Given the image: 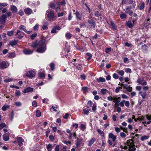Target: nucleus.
Masks as SVG:
<instances>
[{
	"instance_id": "nucleus-39",
	"label": "nucleus",
	"mask_w": 151,
	"mask_h": 151,
	"mask_svg": "<svg viewBox=\"0 0 151 151\" xmlns=\"http://www.w3.org/2000/svg\"><path fill=\"white\" fill-rule=\"evenodd\" d=\"M120 17L122 19H125L127 17L126 14L125 13H122L120 14Z\"/></svg>"
},
{
	"instance_id": "nucleus-59",
	"label": "nucleus",
	"mask_w": 151,
	"mask_h": 151,
	"mask_svg": "<svg viewBox=\"0 0 151 151\" xmlns=\"http://www.w3.org/2000/svg\"><path fill=\"white\" fill-rule=\"evenodd\" d=\"M66 37L69 39H70L71 37V35L69 33H67L65 35Z\"/></svg>"
},
{
	"instance_id": "nucleus-36",
	"label": "nucleus",
	"mask_w": 151,
	"mask_h": 151,
	"mask_svg": "<svg viewBox=\"0 0 151 151\" xmlns=\"http://www.w3.org/2000/svg\"><path fill=\"white\" fill-rule=\"evenodd\" d=\"M36 116L37 117H39L41 116V113L39 110H37L36 113Z\"/></svg>"
},
{
	"instance_id": "nucleus-35",
	"label": "nucleus",
	"mask_w": 151,
	"mask_h": 151,
	"mask_svg": "<svg viewBox=\"0 0 151 151\" xmlns=\"http://www.w3.org/2000/svg\"><path fill=\"white\" fill-rule=\"evenodd\" d=\"M15 56V55L14 53L13 52L9 53L8 57L9 58H14Z\"/></svg>"
},
{
	"instance_id": "nucleus-32",
	"label": "nucleus",
	"mask_w": 151,
	"mask_h": 151,
	"mask_svg": "<svg viewBox=\"0 0 151 151\" xmlns=\"http://www.w3.org/2000/svg\"><path fill=\"white\" fill-rule=\"evenodd\" d=\"M148 49V47L145 45H143L142 47V49L144 51H146Z\"/></svg>"
},
{
	"instance_id": "nucleus-2",
	"label": "nucleus",
	"mask_w": 151,
	"mask_h": 151,
	"mask_svg": "<svg viewBox=\"0 0 151 151\" xmlns=\"http://www.w3.org/2000/svg\"><path fill=\"white\" fill-rule=\"evenodd\" d=\"M135 147L133 140L131 139L127 141L124 146L121 145L120 147L124 149H127L128 148L129 151H135L136 148Z\"/></svg>"
},
{
	"instance_id": "nucleus-42",
	"label": "nucleus",
	"mask_w": 151,
	"mask_h": 151,
	"mask_svg": "<svg viewBox=\"0 0 151 151\" xmlns=\"http://www.w3.org/2000/svg\"><path fill=\"white\" fill-rule=\"evenodd\" d=\"M88 22L91 24V26L95 27V22L93 20H88Z\"/></svg>"
},
{
	"instance_id": "nucleus-16",
	"label": "nucleus",
	"mask_w": 151,
	"mask_h": 151,
	"mask_svg": "<svg viewBox=\"0 0 151 151\" xmlns=\"http://www.w3.org/2000/svg\"><path fill=\"white\" fill-rule=\"evenodd\" d=\"M76 133L75 132H74L73 133H71L70 134L69 138L70 139H72L73 138V139H76Z\"/></svg>"
},
{
	"instance_id": "nucleus-40",
	"label": "nucleus",
	"mask_w": 151,
	"mask_h": 151,
	"mask_svg": "<svg viewBox=\"0 0 151 151\" xmlns=\"http://www.w3.org/2000/svg\"><path fill=\"white\" fill-rule=\"evenodd\" d=\"M92 110L93 111L95 112L96 110V104H94L92 106Z\"/></svg>"
},
{
	"instance_id": "nucleus-43",
	"label": "nucleus",
	"mask_w": 151,
	"mask_h": 151,
	"mask_svg": "<svg viewBox=\"0 0 151 151\" xmlns=\"http://www.w3.org/2000/svg\"><path fill=\"white\" fill-rule=\"evenodd\" d=\"M37 34L36 33L33 34L30 36V38L32 40H34V38L37 36Z\"/></svg>"
},
{
	"instance_id": "nucleus-45",
	"label": "nucleus",
	"mask_w": 151,
	"mask_h": 151,
	"mask_svg": "<svg viewBox=\"0 0 151 151\" xmlns=\"http://www.w3.org/2000/svg\"><path fill=\"white\" fill-rule=\"evenodd\" d=\"M39 28V24H36L33 27V29L35 31H37Z\"/></svg>"
},
{
	"instance_id": "nucleus-63",
	"label": "nucleus",
	"mask_w": 151,
	"mask_h": 151,
	"mask_svg": "<svg viewBox=\"0 0 151 151\" xmlns=\"http://www.w3.org/2000/svg\"><path fill=\"white\" fill-rule=\"evenodd\" d=\"M125 72L127 73H131V70L130 68H127L125 69Z\"/></svg>"
},
{
	"instance_id": "nucleus-13",
	"label": "nucleus",
	"mask_w": 151,
	"mask_h": 151,
	"mask_svg": "<svg viewBox=\"0 0 151 151\" xmlns=\"http://www.w3.org/2000/svg\"><path fill=\"white\" fill-rule=\"evenodd\" d=\"M24 12L25 14L29 15L32 12V10L29 8H27L24 9Z\"/></svg>"
},
{
	"instance_id": "nucleus-29",
	"label": "nucleus",
	"mask_w": 151,
	"mask_h": 151,
	"mask_svg": "<svg viewBox=\"0 0 151 151\" xmlns=\"http://www.w3.org/2000/svg\"><path fill=\"white\" fill-rule=\"evenodd\" d=\"M97 81L98 82H104L105 81V80L104 78L102 77H100L99 78L97 79Z\"/></svg>"
},
{
	"instance_id": "nucleus-41",
	"label": "nucleus",
	"mask_w": 151,
	"mask_h": 151,
	"mask_svg": "<svg viewBox=\"0 0 151 151\" xmlns=\"http://www.w3.org/2000/svg\"><path fill=\"white\" fill-rule=\"evenodd\" d=\"M115 142H113V140L111 141L110 139H108V142L109 143V144L110 145H113V147H114L115 145V144H114V143Z\"/></svg>"
},
{
	"instance_id": "nucleus-24",
	"label": "nucleus",
	"mask_w": 151,
	"mask_h": 151,
	"mask_svg": "<svg viewBox=\"0 0 151 151\" xmlns=\"http://www.w3.org/2000/svg\"><path fill=\"white\" fill-rule=\"evenodd\" d=\"M8 136H6V134H4L3 135V139L5 141H7L9 139V133L7 134Z\"/></svg>"
},
{
	"instance_id": "nucleus-12",
	"label": "nucleus",
	"mask_w": 151,
	"mask_h": 151,
	"mask_svg": "<svg viewBox=\"0 0 151 151\" xmlns=\"http://www.w3.org/2000/svg\"><path fill=\"white\" fill-rule=\"evenodd\" d=\"M20 29L23 30L27 34H30L32 32L31 31H27L24 25H21L20 26Z\"/></svg>"
},
{
	"instance_id": "nucleus-50",
	"label": "nucleus",
	"mask_w": 151,
	"mask_h": 151,
	"mask_svg": "<svg viewBox=\"0 0 151 151\" xmlns=\"http://www.w3.org/2000/svg\"><path fill=\"white\" fill-rule=\"evenodd\" d=\"M139 121H143V122L144 121H146V117H144V116H142V117L140 118H139Z\"/></svg>"
},
{
	"instance_id": "nucleus-30",
	"label": "nucleus",
	"mask_w": 151,
	"mask_h": 151,
	"mask_svg": "<svg viewBox=\"0 0 151 151\" xmlns=\"http://www.w3.org/2000/svg\"><path fill=\"white\" fill-rule=\"evenodd\" d=\"M107 92V90L104 88L102 89L100 91L101 93L103 95L105 94Z\"/></svg>"
},
{
	"instance_id": "nucleus-26",
	"label": "nucleus",
	"mask_w": 151,
	"mask_h": 151,
	"mask_svg": "<svg viewBox=\"0 0 151 151\" xmlns=\"http://www.w3.org/2000/svg\"><path fill=\"white\" fill-rule=\"evenodd\" d=\"M92 104V102L91 101H88L86 106L87 108L88 109L90 108Z\"/></svg>"
},
{
	"instance_id": "nucleus-58",
	"label": "nucleus",
	"mask_w": 151,
	"mask_h": 151,
	"mask_svg": "<svg viewBox=\"0 0 151 151\" xmlns=\"http://www.w3.org/2000/svg\"><path fill=\"white\" fill-rule=\"evenodd\" d=\"M90 110L88 109H83V111L84 113V114H88V113H89Z\"/></svg>"
},
{
	"instance_id": "nucleus-3",
	"label": "nucleus",
	"mask_w": 151,
	"mask_h": 151,
	"mask_svg": "<svg viewBox=\"0 0 151 151\" xmlns=\"http://www.w3.org/2000/svg\"><path fill=\"white\" fill-rule=\"evenodd\" d=\"M46 16L49 21H53L55 17L54 11L50 9L48 10L46 13Z\"/></svg>"
},
{
	"instance_id": "nucleus-56",
	"label": "nucleus",
	"mask_w": 151,
	"mask_h": 151,
	"mask_svg": "<svg viewBox=\"0 0 151 151\" xmlns=\"http://www.w3.org/2000/svg\"><path fill=\"white\" fill-rule=\"evenodd\" d=\"M6 127V124L4 123H2L0 124V129H2L3 127Z\"/></svg>"
},
{
	"instance_id": "nucleus-10",
	"label": "nucleus",
	"mask_w": 151,
	"mask_h": 151,
	"mask_svg": "<svg viewBox=\"0 0 151 151\" xmlns=\"http://www.w3.org/2000/svg\"><path fill=\"white\" fill-rule=\"evenodd\" d=\"M1 67L2 69H4L7 68L9 66L8 63L5 61H3L1 63Z\"/></svg>"
},
{
	"instance_id": "nucleus-37",
	"label": "nucleus",
	"mask_w": 151,
	"mask_h": 151,
	"mask_svg": "<svg viewBox=\"0 0 151 151\" xmlns=\"http://www.w3.org/2000/svg\"><path fill=\"white\" fill-rule=\"evenodd\" d=\"M148 138L149 137L148 136L146 135H144L142 136L141 137L140 139L142 141H144L148 139Z\"/></svg>"
},
{
	"instance_id": "nucleus-15",
	"label": "nucleus",
	"mask_w": 151,
	"mask_h": 151,
	"mask_svg": "<svg viewBox=\"0 0 151 151\" xmlns=\"http://www.w3.org/2000/svg\"><path fill=\"white\" fill-rule=\"evenodd\" d=\"M82 142V139H77L76 143V147L77 148H78L81 147Z\"/></svg>"
},
{
	"instance_id": "nucleus-23",
	"label": "nucleus",
	"mask_w": 151,
	"mask_h": 151,
	"mask_svg": "<svg viewBox=\"0 0 151 151\" xmlns=\"http://www.w3.org/2000/svg\"><path fill=\"white\" fill-rule=\"evenodd\" d=\"M126 25L129 28H132L133 26V24L132 23V22L131 21H128L126 23Z\"/></svg>"
},
{
	"instance_id": "nucleus-5",
	"label": "nucleus",
	"mask_w": 151,
	"mask_h": 151,
	"mask_svg": "<svg viewBox=\"0 0 151 151\" xmlns=\"http://www.w3.org/2000/svg\"><path fill=\"white\" fill-rule=\"evenodd\" d=\"M24 34L20 30H18L17 31L15 36L16 37L19 39H21L23 37Z\"/></svg>"
},
{
	"instance_id": "nucleus-48",
	"label": "nucleus",
	"mask_w": 151,
	"mask_h": 151,
	"mask_svg": "<svg viewBox=\"0 0 151 151\" xmlns=\"http://www.w3.org/2000/svg\"><path fill=\"white\" fill-rule=\"evenodd\" d=\"M27 4L29 6H34L35 5V3H32L30 1H27Z\"/></svg>"
},
{
	"instance_id": "nucleus-28",
	"label": "nucleus",
	"mask_w": 151,
	"mask_h": 151,
	"mask_svg": "<svg viewBox=\"0 0 151 151\" xmlns=\"http://www.w3.org/2000/svg\"><path fill=\"white\" fill-rule=\"evenodd\" d=\"M87 57H88V58H87V60H89L91 58L92 55L90 53H87L86 54V58Z\"/></svg>"
},
{
	"instance_id": "nucleus-4",
	"label": "nucleus",
	"mask_w": 151,
	"mask_h": 151,
	"mask_svg": "<svg viewBox=\"0 0 151 151\" xmlns=\"http://www.w3.org/2000/svg\"><path fill=\"white\" fill-rule=\"evenodd\" d=\"M146 121L142 122V123L145 126H146L147 125H149L151 123V114L149 115H146Z\"/></svg>"
},
{
	"instance_id": "nucleus-61",
	"label": "nucleus",
	"mask_w": 151,
	"mask_h": 151,
	"mask_svg": "<svg viewBox=\"0 0 151 151\" xmlns=\"http://www.w3.org/2000/svg\"><path fill=\"white\" fill-rule=\"evenodd\" d=\"M125 106L127 107H128L130 105V103L129 101H126L125 102V103H124Z\"/></svg>"
},
{
	"instance_id": "nucleus-11",
	"label": "nucleus",
	"mask_w": 151,
	"mask_h": 151,
	"mask_svg": "<svg viewBox=\"0 0 151 151\" xmlns=\"http://www.w3.org/2000/svg\"><path fill=\"white\" fill-rule=\"evenodd\" d=\"M38 76L41 78H44L45 76V71L42 70H40L38 74Z\"/></svg>"
},
{
	"instance_id": "nucleus-17",
	"label": "nucleus",
	"mask_w": 151,
	"mask_h": 151,
	"mask_svg": "<svg viewBox=\"0 0 151 151\" xmlns=\"http://www.w3.org/2000/svg\"><path fill=\"white\" fill-rule=\"evenodd\" d=\"M109 137L111 139L113 142H115L116 138V136L112 133H109Z\"/></svg>"
},
{
	"instance_id": "nucleus-33",
	"label": "nucleus",
	"mask_w": 151,
	"mask_h": 151,
	"mask_svg": "<svg viewBox=\"0 0 151 151\" xmlns=\"http://www.w3.org/2000/svg\"><path fill=\"white\" fill-rule=\"evenodd\" d=\"M14 32L13 30L8 31L7 33V35L9 36H12L14 34Z\"/></svg>"
},
{
	"instance_id": "nucleus-31",
	"label": "nucleus",
	"mask_w": 151,
	"mask_h": 151,
	"mask_svg": "<svg viewBox=\"0 0 151 151\" xmlns=\"http://www.w3.org/2000/svg\"><path fill=\"white\" fill-rule=\"evenodd\" d=\"M144 81V78L143 77L142 78H139L138 80H137V82L139 84H141L142 82L143 81Z\"/></svg>"
},
{
	"instance_id": "nucleus-38",
	"label": "nucleus",
	"mask_w": 151,
	"mask_h": 151,
	"mask_svg": "<svg viewBox=\"0 0 151 151\" xmlns=\"http://www.w3.org/2000/svg\"><path fill=\"white\" fill-rule=\"evenodd\" d=\"M30 46L33 48H35L37 47V44L35 42H33L32 44L30 45Z\"/></svg>"
},
{
	"instance_id": "nucleus-9",
	"label": "nucleus",
	"mask_w": 151,
	"mask_h": 151,
	"mask_svg": "<svg viewBox=\"0 0 151 151\" xmlns=\"http://www.w3.org/2000/svg\"><path fill=\"white\" fill-rule=\"evenodd\" d=\"M6 17L5 14H3L0 17V23L4 24L6 22Z\"/></svg>"
},
{
	"instance_id": "nucleus-19",
	"label": "nucleus",
	"mask_w": 151,
	"mask_h": 151,
	"mask_svg": "<svg viewBox=\"0 0 151 151\" xmlns=\"http://www.w3.org/2000/svg\"><path fill=\"white\" fill-rule=\"evenodd\" d=\"M18 42L17 40H14L11 41L9 42V45H11L13 47L14 46L16 45Z\"/></svg>"
},
{
	"instance_id": "nucleus-46",
	"label": "nucleus",
	"mask_w": 151,
	"mask_h": 151,
	"mask_svg": "<svg viewBox=\"0 0 151 151\" xmlns=\"http://www.w3.org/2000/svg\"><path fill=\"white\" fill-rule=\"evenodd\" d=\"M117 73H118L119 75L122 76L124 75V72L122 70H120L117 72Z\"/></svg>"
},
{
	"instance_id": "nucleus-25",
	"label": "nucleus",
	"mask_w": 151,
	"mask_h": 151,
	"mask_svg": "<svg viewBox=\"0 0 151 151\" xmlns=\"http://www.w3.org/2000/svg\"><path fill=\"white\" fill-rule=\"evenodd\" d=\"M96 141V139L95 138H93L89 141L88 144V146H91Z\"/></svg>"
},
{
	"instance_id": "nucleus-7",
	"label": "nucleus",
	"mask_w": 151,
	"mask_h": 151,
	"mask_svg": "<svg viewBox=\"0 0 151 151\" xmlns=\"http://www.w3.org/2000/svg\"><path fill=\"white\" fill-rule=\"evenodd\" d=\"M36 73L33 71H30L28 72L26 74V76L27 77L32 78L35 75Z\"/></svg>"
},
{
	"instance_id": "nucleus-8",
	"label": "nucleus",
	"mask_w": 151,
	"mask_h": 151,
	"mask_svg": "<svg viewBox=\"0 0 151 151\" xmlns=\"http://www.w3.org/2000/svg\"><path fill=\"white\" fill-rule=\"evenodd\" d=\"M34 50H30L27 49H25L23 50L24 54L26 55H29L32 54Z\"/></svg>"
},
{
	"instance_id": "nucleus-18",
	"label": "nucleus",
	"mask_w": 151,
	"mask_h": 151,
	"mask_svg": "<svg viewBox=\"0 0 151 151\" xmlns=\"http://www.w3.org/2000/svg\"><path fill=\"white\" fill-rule=\"evenodd\" d=\"M74 14L76 15V18L77 19L79 20H81V15L78 12H76Z\"/></svg>"
},
{
	"instance_id": "nucleus-21",
	"label": "nucleus",
	"mask_w": 151,
	"mask_h": 151,
	"mask_svg": "<svg viewBox=\"0 0 151 151\" xmlns=\"http://www.w3.org/2000/svg\"><path fill=\"white\" fill-rule=\"evenodd\" d=\"M33 88H32L28 87L25 89L23 91L24 93H26L30 92H32L33 90Z\"/></svg>"
},
{
	"instance_id": "nucleus-62",
	"label": "nucleus",
	"mask_w": 151,
	"mask_h": 151,
	"mask_svg": "<svg viewBox=\"0 0 151 151\" xmlns=\"http://www.w3.org/2000/svg\"><path fill=\"white\" fill-rule=\"evenodd\" d=\"M50 8L54 9L55 7V4L53 3H51L50 4Z\"/></svg>"
},
{
	"instance_id": "nucleus-27",
	"label": "nucleus",
	"mask_w": 151,
	"mask_h": 151,
	"mask_svg": "<svg viewBox=\"0 0 151 151\" xmlns=\"http://www.w3.org/2000/svg\"><path fill=\"white\" fill-rule=\"evenodd\" d=\"M97 132L101 136L103 137L104 136V132L101 130L100 129H97Z\"/></svg>"
},
{
	"instance_id": "nucleus-47",
	"label": "nucleus",
	"mask_w": 151,
	"mask_h": 151,
	"mask_svg": "<svg viewBox=\"0 0 151 151\" xmlns=\"http://www.w3.org/2000/svg\"><path fill=\"white\" fill-rule=\"evenodd\" d=\"M52 145L49 144L47 145V148L48 151H51V150Z\"/></svg>"
},
{
	"instance_id": "nucleus-51",
	"label": "nucleus",
	"mask_w": 151,
	"mask_h": 151,
	"mask_svg": "<svg viewBox=\"0 0 151 151\" xmlns=\"http://www.w3.org/2000/svg\"><path fill=\"white\" fill-rule=\"evenodd\" d=\"M111 25L112 26L113 29L114 30H115L116 29V27L115 26V24H114V23L112 22H111Z\"/></svg>"
},
{
	"instance_id": "nucleus-60",
	"label": "nucleus",
	"mask_w": 151,
	"mask_h": 151,
	"mask_svg": "<svg viewBox=\"0 0 151 151\" xmlns=\"http://www.w3.org/2000/svg\"><path fill=\"white\" fill-rule=\"evenodd\" d=\"M120 135L121 137L123 138H124L126 136L125 134L123 132H121L120 133Z\"/></svg>"
},
{
	"instance_id": "nucleus-44",
	"label": "nucleus",
	"mask_w": 151,
	"mask_h": 151,
	"mask_svg": "<svg viewBox=\"0 0 151 151\" xmlns=\"http://www.w3.org/2000/svg\"><path fill=\"white\" fill-rule=\"evenodd\" d=\"M145 7V3L144 2H142L141 5L139 7V9L140 10H142Z\"/></svg>"
},
{
	"instance_id": "nucleus-55",
	"label": "nucleus",
	"mask_w": 151,
	"mask_h": 151,
	"mask_svg": "<svg viewBox=\"0 0 151 151\" xmlns=\"http://www.w3.org/2000/svg\"><path fill=\"white\" fill-rule=\"evenodd\" d=\"M122 98L123 99H128V97L126 95L124 94H122L121 95Z\"/></svg>"
},
{
	"instance_id": "nucleus-53",
	"label": "nucleus",
	"mask_w": 151,
	"mask_h": 151,
	"mask_svg": "<svg viewBox=\"0 0 151 151\" xmlns=\"http://www.w3.org/2000/svg\"><path fill=\"white\" fill-rule=\"evenodd\" d=\"M18 14L19 15H20V16L23 15L24 14V13L22 9L20 10L19 11V12H18Z\"/></svg>"
},
{
	"instance_id": "nucleus-22",
	"label": "nucleus",
	"mask_w": 151,
	"mask_h": 151,
	"mask_svg": "<svg viewBox=\"0 0 151 151\" xmlns=\"http://www.w3.org/2000/svg\"><path fill=\"white\" fill-rule=\"evenodd\" d=\"M126 12L130 16L132 15L133 14L132 11L129 9V6L126 8Z\"/></svg>"
},
{
	"instance_id": "nucleus-6",
	"label": "nucleus",
	"mask_w": 151,
	"mask_h": 151,
	"mask_svg": "<svg viewBox=\"0 0 151 151\" xmlns=\"http://www.w3.org/2000/svg\"><path fill=\"white\" fill-rule=\"evenodd\" d=\"M17 142L19 146L20 147L19 149L21 150H23L24 148L21 147L22 142H24V140L21 137H18L17 138Z\"/></svg>"
},
{
	"instance_id": "nucleus-64",
	"label": "nucleus",
	"mask_w": 151,
	"mask_h": 151,
	"mask_svg": "<svg viewBox=\"0 0 151 151\" xmlns=\"http://www.w3.org/2000/svg\"><path fill=\"white\" fill-rule=\"evenodd\" d=\"M121 86L122 87L126 89L127 87L128 86V85L127 84H121Z\"/></svg>"
},
{
	"instance_id": "nucleus-20",
	"label": "nucleus",
	"mask_w": 151,
	"mask_h": 151,
	"mask_svg": "<svg viewBox=\"0 0 151 151\" xmlns=\"http://www.w3.org/2000/svg\"><path fill=\"white\" fill-rule=\"evenodd\" d=\"M139 94L142 96V99H145L147 95V93L146 91H141L139 92Z\"/></svg>"
},
{
	"instance_id": "nucleus-57",
	"label": "nucleus",
	"mask_w": 151,
	"mask_h": 151,
	"mask_svg": "<svg viewBox=\"0 0 151 151\" xmlns=\"http://www.w3.org/2000/svg\"><path fill=\"white\" fill-rule=\"evenodd\" d=\"M15 105L17 106H21V103L20 102H17L15 103Z\"/></svg>"
},
{
	"instance_id": "nucleus-1",
	"label": "nucleus",
	"mask_w": 151,
	"mask_h": 151,
	"mask_svg": "<svg viewBox=\"0 0 151 151\" xmlns=\"http://www.w3.org/2000/svg\"><path fill=\"white\" fill-rule=\"evenodd\" d=\"M45 40L42 38L37 44L38 48L36 50V51L40 53L44 52L46 50V45L45 43Z\"/></svg>"
},
{
	"instance_id": "nucleus-52",
	"label": "nucleus",
	"mask_w": 151,
	"mask_h": 151,
	"mask_svg": "<svg viewBox=\"0 0 151 151\" xmlns=\"http://www.w3.org/2000/svg\"><path fill=\"white\" fill-rule=\"evenodd\" d=\"M80 128L81 130L83 131L86 128V126L84 125L81 124L80 126Z\"/></svg>"
},
{
	"instance_id": "nucleus-54",
	"label": "nucleus",
	"mask_w": 151,
	"mask_h": 151,
	"mask_svg": "<svg viewBox=\"0 0 151 151\" xmlns=\"http://www.w3.org/2000/svg\"><path fill=\"white\" fill-rule=\"evenodd\" d=\"M132 87L129 86H128L127 87L126 89L127 91L129 92H131L132 90Z\"/></svg>"
},
{
	"instance_id": "nucleus-34",
	"label": "nucleus",
	"mask_w": 151,
	"mask_h": 151,
	"mask_svg": "<svg viewBox=\"0 0 151 151\" xmlns=\"http://www.w3.org/2000/svg\"><path fill=\"white\" fill-rule=\"evenodd\" d=\"M50 67L52 70L53 71L55 68V65L54 63H52L50 64Z\"/></svg>"
},
{
	"instance_id": "nucleus-14",
	"label": "nucleus",
	"mask_w": 151,
	"mask_h": 151,
	"mask_svg": "<svg viewBox=\"0 0 151 151\" xmlns=\"http://www.w3.org/2000/svg\"><path fill=\"white\" fill-rule=\"evenodd\" d=\"M10 9L13 13H15L17 12V9L14 5H11L10 6Z\"/></svg>"
},
{
	"instance_id": "nucleus-49",
	"label": "nucleus",
	"mask_w": 151,
	"mask_h": 151,
	"mask_svg": "<svg viewBox=\"0 0 151 151\" xmlns=\"http://www.w3.org/2000/svg\"><path fill=\"white\" fill-rule=\"evenodd\" d=\"M32 105L33 106L36 107L37 106V103L35 101H33L32 102Z\"/></svg>"
}]
</instances>
